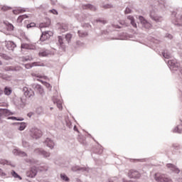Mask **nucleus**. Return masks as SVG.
I'll list each match as a JSON object with an SVG mask.
<instances>
[{
  "label": "nucleus",
  "mask_w": 182,
  "mask_h": 182,
  "mask_svg": "<svg viewBox=\"0 0 182 182\" xmlns=\"http://www.w3.org/2000/svg\"><path fill=\"white\" fill-rule=\"evenodd\" d=\"M154 178L156 181L158 182H173L171 178L168 177L166 175L160 173H155Z\"/></svg>",
  "instance_id": "1"
},
{
  "label": "nucleus",
  "mask_w": 182,
  "mask_h": 182,
  "mask_svg": "<svg viewBox=\"0 0 182 182\" xmlns=\"http://www.w3.org/2000/svg\"><path fill=\"white\" fill-rule=\"evenodd\" d=\"M127 176L129 178H140L141 177V173L136 169H131L128 171Z\"/></svg>",
  "instance_id": "2"
},
{
  "label": "nucleus",
  "mask_w": 182,
  "mask_h": 182,
  "mask_svg": "<svg viewBox=\"0 0 182 182\" xmlns=\"http://www.w3.org/2000/svg\"><path fill=\"white\" fill-rule=\"evenodd\" d=\"M30 135L33 139H39V137H42V131L37 128H32L30 131Z\"/></svg>",
  "instance_id": "3"
},
{
  "label": "nucleus",
  "mask_w": 182,
  "mask_h": 182,
  "mask_svg": "<svg viewBox=\"0 0 182 182\" xmlns=\"http://www.w3.org/2000/svg\"><path fill=\"white\" fill-rule=\"evenodd\" d=\"M53 36V33L52 31H45L42 33V35L41 36V41L42 42H44V41H47V39H49L50 36Z\"/></svg>",
  "instance_id": "4"
},
{
  "label": "nucleus",
  "mask_w": 182,
  "mask_h": 182,
  "mask_svg": "<svg viewBox=\"0 0 182 182\" xmlns=\"http://www.w3.org/2000/svg\"><path fill=\"white\" fill-rule=\"evenodd\" d=\"M35 66H45V63L41 61L34 62L31 64H26L25 68L26 69H31V68H33Z\"/></svg>",
  "instance_id": "5"
},
{
  "label": "nucleus",
  "mask_w": 182,
  "mask_h": 182,
  "mask_svg": "<svg viewBox=\"0 0 182 182\" xmlns=\"http://www.w3.org/2000/svg\"><path fill=\"white\" fill-rule=\"evenodd\" d=\"M139 19L141 23H142V25H144V28H146V29L151 28V24L149 22H147V21L146 19H144V16H140Z\"/></svg>",
  "instance_id": "6"
},
{
  "label": "nucleus",
  "mask_w": 182,
  "mask_h": 182,
  "mask_svg": "<svg viewBox=\"0 0 182 182\" xmlns=\"http://www.w3.org/2000/svg\"><path fill=\"white\" fill-rule=\"evenodd\" d=\"M23 91L26 97H32V96H35V92H33V90L28 89L26 87L23 88Z\"/></svg>",
  "instance_id": "7"
},
{
  "label": "nucleus",
  "mask_w": 182,
  "mask_h": 182,
  "mask_svg": "<svg viewBox=\"0 0 182 182\" xmlns=\"http://www.w3.org/2000/svg\"><path fill=\"white\" fill-rule=\"evenodd\" d=\"M36 173H38V171H36V168L33 167L26 173L27 177H31V178H33V177L36 176Z\"/></svg>",
  "instance_id": "8"
},
{
  "label": "nucleus",
  "mask_w": 182,
  "mask_h": 182,
  "mask_svg": "<svg viewBox=\"0 0 182 182\" xmlns=\"http://www.w3.org/2000/svg\"><path fill=\"white\" fill-rule=\"evenodd\" d=\"M6 46L9 50H14V49L16 48V44L12 41H9L7 42Z\"/></svg>",
  "instance_id": "9"
},
{
  "label": "nucleus",
  "mask_w": 182,
  "mask_h": 182,
  "mask_svg": "<svg viewBox=\"0 0 182 182\" xmlns=\"http://www.w3.org/2000/svg\"><path fill=\"white\" fill-rule=\"evenodd\" d=\"M53 102L54 104L57 105V107L60 109V110H62V102L60 101L56 97H53Z\"/></svg>",
  "instance_id": "10"
},
{
  "label": "nucleus",
  "mask_w": 182,
  "mask_h": 182,
  "mask_svg": "<svg viewBox=\"0 0 182 182\" xmlns=\"http://www.w3.org/2000/svg\"><path fill=\"white\" fill-rule=\"evenodd\" d=\"M23 12H26V10H25V9H22L21 7L13 10V14L14 15H19V14H23Z\"/></svg>",
  "instance_id": "11"
},
{
  "label": "nucleus",
  "mask_w": 182,
  "mask_h": 182,
  "mask_svg": "<svg viewBox=\"0 0 182 182\" xmlns=\"http://www.w3.org/2000/svg\"><path fill=\"white\" fill-rule=\"evenodd\" d=\"M49 26H50V20H47L46 22L39 24L40 29H42L43 28H49Z\"/></svg>",
  "instance_id": "12"
},
{
  "label": "nucleus",
  "mask_w": 182,
  "mask_h": 182,
  "mask_svg": "<svg viewBox=\"0 0 182 182\" xmlns=\"http://www.w3.org/2000/svg\"><path fill=\"white\" fill-rule=\"evenodd\" d=\"M58 39L60 48H62V49L65 50V49H66V46H65V43H63V38H62V36H58Z\"/></svg>",
  "instance_id": "13"
},
{
  "label": "nucleus",
  "mask_w": 182,
  "mask_h": 182,
  "mask_svg": "<svg viewBox=\"0 0 182 182\" xmlns=\"http://www.w3.org/2000/svg\"><path fill=\"white\" fill-rule=\"evenodd\" d=\"M166 167H168V168H171L172 171H175L176 173H180V170H178V168H177V167L175 165H173L171 164H168L166 165Z\"/></svg>",
  "instance_id": "14"
},
{
  "label": "nucleus",
  "mask_w": 182,
  "mask_h": 182,
  "mask_svg": "<svg viewBox=\"0 0 182 182\" xmlns=\"http://www.w3.org/2000/svg\"><path fill=\"white\" fill-rule=\"evenodd\" d=\"M48 55L49 51H48L47 50H41L38 53V56H40V58H44L45 56H48Z\"/></svg>",
  "instance_id": "15"
},
{
  "label": "nucleus",
  "mask_w": 182,
  "mask_h": 182,
  "mask_svg": "<svg viewBox=\"0 0 182 182\" xmlns=\"http://www.w3.org/2000/svg\"><path fill=\"white\" fill-rule=\"evenodd\" d=\"M28 18H29V16H28V15H26V14L21 15L18 17L17 22H18V23H22V21H23V19H26Z\"/></svg>",
  "instance_id": "16"
},
{
  "label": "nucleus",
  "mask_w": 182,
  "mask_h": 182,
  "mask_svg": "<svg viewBox=\"0 0 182 182\" xmlns=\"http://www.w3.org/2000/svg\"><path fill=\"white\" fill-rule=\"evenodd\" d=\"M127 19L131 21V24L134 28H137V24L134 22V18L132 16H128Z\"/></svg>",
  "instance_id": "17"
},
{
  "label": "nucleus",
  "mask_w": 182,
  "mask_h": 182,
  "mask_svg": "<svg viewBox=\"0 0 182 182\" xmlns=\"http://www.w3.org/2000/svg\"><path fill=\"white\" fill-rule=\"evenodd\" d=\"M46 143L48 147H50V149H52L55 146V144L53 143V141L50 139H47L46 141Z\"/></svg>",
  "instance_id": "18"
},
{
  "label": "nucleus",
  "mask_w": 182,
  "mask_h": 182,
  "mask_svg": "<svg viewBox=\"0 0 182 182\" xmlns=\"http://www.w3.org/2000/svg\"><path fill=\"white\" fill-rule=\"evenodd\" d=\"M3 112V116H11L12 114H14V113L11 112V111L8 110V109H2V111Z\"/></svg>",
  "instance_id": "19"
},
{
  "label": "nucleus",
  "mask_w": 182,
  "mask_h": 182,
  "mask_svg": "<svg viewBox=\"0 0 182 182\" xmlns=\"http://www.w3.org/2000/svg\"><path fill=\"white\" fill-rule=\"evenodd\" d=\"M174 23L175 25H178L179 26H182V15L178 16L177 21Z\"/></svg>",
  "instance_id": "20"
},
{
  "label": "nucleus",
  "mask_w": 182,
  "mask_h": 182,
  "mask_svg": "<svg viewBox=\"0 0 182 182\" xmlns=\"http://www.w3.org/2000/svg\"><path fill=\"white\" fill-rule=\"evenodd\" d=\"M36 151H40V154H42L43 156H44V157H49L50 156V154L45 151H41L40 149H36Z\"/></svg>",
  "instance_id": "21"
},
{
  "label": "nucleus",
  "mask_w": 182,
  "mask_h": 182,
  "mask_svg": "<svg viewBox=\"0 0 182 182\" xmlns=\"http://www.w3.org/2000/svg\"><path fill=\"white\" fill-rule=\"evenodd\" d=\"M0 9H1V11L6 12V11H11V9H12V7L8 6H1L0 7Z\"/></svg>",
  "instance_id": "22"
},
{
  "label": "nucleus",
  "mask_w": 182,
  "mask_h": 182,
  "mask_svg": "<svg viewBox=\"0 0 182 182\" xmlns=\"http://www.w3.org/2000/svg\"><path fill=\"white\" fill-rule=\"evenodd\" d=\"M12 93V90H11L10 87H6L4 88V95H6L7 96H9Z\"/></svg>",
  "instance_id": "23"
},
{
  "label": "nucleus",
  "mask_w": 182,
  "mask_h": 182,
  "mask_svg": "<svg viewBox=\"0 0 182 182\" xmlns=\"http://www.w3.org/2000/svg\"><path fill=\"white\" fill-rule=\"evenodd\" d=\"M78 36L80 38H86V36H87V33L83 32L82 31H78Z\"/></svg>",
  "instance_id": "24"
},
{
  "label": "nucleus",
  "mask_w": 182,
  "mask_h": 182,
  "mask_svg": "<svg viewBox=\"0 0 182 182\" xmlns=\"http://www.w3.org/2000/svg\"><path fill=\"white\" fill-rule=\"evenodd\" d=\"M11 175L13 176V177H14V178H19V180H22V177L18 175V173H16L15 171H11Z\"/></svg>",
  "instance_id": "25"
},
{
  "label": "nucleus",
  "mask_w": 182,
  "mask_h": 182,
  "mask_svg": "<svg viewBox=\"0 0 182 182\" xmlns=\"http://www.w3.org/2000/svg\"><path fill=\"white\" fill-rule=\"evenodd\" d=\"M21 49H31V45H29L28 43H22Z\"/></svg>",
  "instance_id": "26"
},
{
  "label": "nucleus",
  "mask_w": 182,
  "mask_h": 182,
  "mask_svg": "<svg viewBox=\"0 0 182 182\" xmlns=\"http://www.w3.org/2000/svg\"><path fill=\"white\" fill-rule=\"evenodd\" d=\"M85 9H90V11H96V7H95L94 6H92L90 4H87V6H85Z\"/></svg>",
  "instance_id": "27"
},
{
  "label": "nucleus",
  "mask_w": 182,
  "mask_h": 182,
  "mask_svg": "<svg viewBox=\"0 0 182 182\" xmlns=\"http://www.w3.org/2000/svg\"><path fill=\"white\" fill-rule=\"evenodd\" d=\"M35 26H36V23L32 22V23L27 24L26 28H27V29H29L31 28H35Z\"/></svg>",
  "instance_id": "28"
},
{
  "label": "nucleus",
  "mask_w": 182,
  "mask_h": 182,
  "mask_svg": "<svg viewBox=\"0 0 182 182\" xmlns=\"http://www.w3.org/2000/svg\"><path fill=\"white\" fill-rule=\"evenodd\" d=\"M36 89H38V90L40 92V93H41V94L43 93V89L42 88V86H41L40 85H36Z\"/></svg>",
  "instance_id": "29"
},
{
  "label": "nucleus",
  "mask_w": 182,
  "mask_h": 182,
  "mask_svg": "<svg viewBox=\"0 0 182 182\" xmlns=\"http://www.w3.org/2000/svg\"><path fill=\"white\" fill-rule=\"evenodd\" d=\"M65 39L68 43L70 42V39H72V34L68 33L65 35Z\"/></svg>",
  "instance_id": "30"
},
{
  "label": "nucleus",
  "mask_w": 182,
  "mask_h": 182,
  "mask_svg": "<svg viewBox=\"0 0 182 182\" xmlns=\"http://www.w3.org/2000/svg\"><path fill=\"white\" fill-rule=\"evenodd\" d=\"M60 177H61L62 180H64V181H69V178H68V176H66V175L61 174Z\"/></svg>",
  "instance_id": "31"
},
{
  "label": "nucleus",
  "mask_w": 182,
  "mask_h": 182,
  "mask_svg": "<svg viewBox=\"0 0 182 182\" xmlns=\"http://www.w3.org/2000/svg\"><path fill=\"white\" fill-rule=\"evenodd\" d=\"M26 127V125L25 124H21L18 130H25V128Z\"/></svg>",
  "instance_id": "32"
},
{
  "label": "nucleus",
  "mask_w": 182,
  "mask_h": 182,
  "mask_svg": "<svg viewBox=\"0 0 182 182\" xmlns=\"http://www.w3.org/2000/svg\"><path fill=\"white\" fill-rule=\"evenodd\" d=\"M0 164H3V165L8 164V161L5 159H1L0 160Z\"/></svg>",
  "instance_id": "33"
},
{
  "label": "nucleus",
  "mask_w": 182,
  "mask_h": 182,
  "mask_svg": "<svg viewBox=\"0 0 182 182\" xmlns=\"http://www.w3.org/2000/svg\"><path fill=\"white\" fill-rule=\"evenodd\" d=\"M49 12H50V14H53V15H58V11L55 9L50 10Z\"/></svg>",
  "instance_id": "34"
},
{
  "label": "nucleus",
  "mask_w": 182,
  "mask_h": 182,
  "mask_svg": "<svg viewBox=\"0 0 182 182\" xmlns=\"http://www.w3.org/2000/svg\"><path fill=\"white\" fill-rule=\"evenodd\" d=\"M150 16L152 19H154V21H156V22H158V21H159V18H157V17L153 16V14H150Z\"/></svg>",
  "instance_id": "35"
},
{
  "label": "nucleus",
  "mask_w": 182,
  "mask_h": 182,
  "mask_svg": "<svg viewBox=\"0 0 182 182\" xmlns=\"http://www.w3.org/2000/svg\"><path fill=\"white\" fill-rule=\"evenodd\" d=\"M168 65H169V66H175V65H176V63H174L173 62V60H169L168 62Z\"/></svg>",
  "instance_id": "36"
},
{
  "label": "nucleus",
  "mask_w": 182,
  "mask_h": 182,
  "mask_svg": "<svg viewBox=\"0 0 182 182\" xmlns=\"http://www.w3.org/2000/svg\"><path fill=\"white\" fill-rule=\"evenodd\" d=\"M124 13H125L126 14H131V13H132V10H131L129 8H127V9H125Z\"/></svg>",
  "instance_id": "37"
},
{
  "label": "nucleus",
  "mask_w": 182,
  "mask_h": 182,
  "mask_svg": "<svg viewBox=\"0 0 182 182\" xmlns=\"http://www.w3.org/2000/svg\"><path fill=\"white\" fill-rule=\"evenodd\" d=\"M164 57L166 58V59H170V54H167L166 53H163Z\"/></svg>",
  "instance_id": "38"
},
{
  "label": "nucleus",
  "mask_w": 182,
  "mask_h": 182,
  "mask_svg": "<svg viewBox=\"0 0 182 182\" xmlns=\"http://www.w3.org/2000/svg\"><path fill=\"white\" fill-rule=\"evenodd\" d=\"M0 176L1 177H5V176H6V173H5V172H3L2 169H0Z\"/></svg>",
  "instance_id": "39"
},
{
  "label": "nucleus",
  "mask_w": 182,
  "mask_h": 182,
  "mask_svg": "<svg viewBox=\"0 0 182 182\" xmlns=\"http://www.w3.org/2000/svg\"><path fill=\"white\" fill-rule=\"evenodd\" d=\"M36 77H40V79H46V76L43 75H36Z\"/></svg>",
  "instance_id": "40"
},
{
  "label": "nucleus",
  "mask_w": 182,
  "mask_h": 182,
  "mask_svg": "<svg viewBox=\"0 0 182 182\" xmlns=\"http://www.w3.org/2000/svg\"><path fill=\"white\" fill-rule=\"evenodd\" d=\"M116 181V178H109L108 182H114Z\"/></svg>",
  "instance_id": "41"
},
{
  "label": "nucleus",
  "mask_w": 182,
  "mask_h": 182,
  "mask_svg": "<svg viewBox=\"0 0 182 182\" xmlns=\"http://www.w3.org/2000/svg\"><path fill=\"white\" fill-rule=\"evenodd\" d=\"M9 28L11 29V31H14V25L9 24Z\"/></svg>",
  "instance_id": "42"
},
{
  "label": "nucleus",
  "mask_w": 182,
  "mask_h": 182,
  "mask_svg": "<svg viewBox=\"0 0 182 182\" xmlns=\"http://www.w3.org/2000/svg\"><path fill=\"white\" fill-rule=\"evenodd\" d=\"M27 116L28 117H32V116H33V112H29L28 114H27Z\"/></svg>",
  "instance_id": "43"
},
{
  "label": "nucleus",
  "mask_w": 182,
  "mask_h": 182,
  "mask_svg": "<svg viewBox=\"0 0 182 182\" xmlns=\"http://www.w3.org/2000/svg\"><path fill=\"white\" fill-rule=\"evenodd\" d=\"M113 26H114L116 28H120L122 26L117 25V24H114Z\"/></svg>",
  "instance_id": "44"
},
{
  "label": "nucleus",
  "mask_w": 182,
  "mask_h": 182,
  "mask_svg": "<svg viewBox=\"0 0 182 182\" xmlns=\"http://www.w3.org/2000/svg\"><path fill=\"white\" fill-rule=\"evenodd\" d=\"M72 170H73V171H77V170H79V168H77V167H73Z\"/></svg>",
  "instance_id": "45"
},
{
  "label": "nucleus",
  "mask_w": 182,
  "mask_h": 182,
  "mask_svg": "<svg viewBox=\"0 0 182 182\" xmlns=\"http://www.w3.org/2000/svg\"><path fill=\"white\" fill-rule=\"evenodd\" d=\"M105 8L106 9H109V8H112V6L111 5H107V6H105Z\"/></svg>",
  "instance_id": "46"
},
{
  "label": "nucleus",
  "mask_w": 182,
  "mask_h": 182,
  "mask_svg": "<svg viewBox=\"0 0 182 182\" xmlns=\"http://www.w3.org/2000/svg\"><path fill=\"white\" fill-rule=\"evenodd\" d=\"M3 115V112H2V109H0V117H2Z\"/></svg>",
  "instance_id": "47"
},
{
  "label": "nucleus",
  "mask_w": 182,
  "mask_h": 182,
  "mask_svg": "<svg viewBox=\"0 0 182 182\" xmlns=\"http://www.w3.org/2000/svg\"><path fill=\"white\" fill-rule=\"evenodd\" d=\"M100 22H102V23H107V21L105 20L100 21Z\"/></svg>",
  "instance_id": "48"
},
{
  "label": "nucleus",
  "mask_w": 182,
  "mask_h": 182,
  "mask_svg": "<svg viewBox=\"0 0 182 182\" xmlns=\"http://www.w3.org/2000/svg\"><path fill=\"white\" fill-rule=\"evenodd\" d=\"M9 119H12L13 120H16V117H9Z\"/></svg>",
  "instance_id": "49"
},
{
  "label": "nucleus",
  "mask_w": 182,
  "mask_h": 182,
  "mask_svg": "<svg viewBox=\"0 0 182 182\" xmlns=\"http://www.w3.org/2000/svg\"><path fill=\"white\" fill-rule=\"evenodd\" d=\"M3 93H4V91L0 89V96H1V95H3Z\"/></svg>",
  "instance_id": "50"
},
{
  "label": "nucleus",
  "mask_w": 182,
  "mask_h": 182,
  "mask_svg": "<svg viewBox=\"0 0 182 182\" xmlns=\"http://www.w3.org/2000/svg\"><path fill=\"white\" fill-rule=\"evenodd\" d=\"M123 182H129V181L123 179Z\"/></svg>",
  "instance_id": "51"
},
{
  "label": "nucleus",
  "mask_w": 182,
  "mask_h": 182,
  "mask_svg": "<svg viewBox=\"0 0 182 182\" xmlns=\"http://www.w3.org/2000/svg\"><path fill=\"white\" fill-rule=\"evenodd\" d=\"M46 86H48V87L50 86V85H49V84H46Z\"/></svg>",
  "instance_id": "52"
},
{
  "label": "nucleus",
  "mask_w": 182,
  "mask_h": 182,
  "mask_svg": "<svg viewBox=\"0 0 182 182\" xmlns=\"http://www.w3.org/2000/svg\"><path fill=\"white\" fill-rule=\"evenodd\" d=\"M120 25H124V23H119Z\"/></svg>",
  "instance_id": "53"
},
{
  "label": "nucleus",
  "mask_w": 182,
  "mask_h": 182,
  "mask_svg": "<svg viewBox=\"0 0 182 182\" xmlns=\"http://www.w3.org/2000/svg\"><path fill=\"white\" fill-rule=\"evenodd\" d=\"M23 144L25 146V144H26V142H23Z\"/></svg>",
  "instance_id": "54"
},
{
  "label": "nucleus",
  "mask_w": 182,
  "mask_h": 182,
  "mask_svg": "<svg viewBox=\"0 0 182 182\" xmlns=\"http://www.w3.org/2000/svg\"><path fill=\"white\" fill-rule=\"evenodd\" d=\"M169 38H173V36H171V35H170V36H169Z\"/></svg>",
  "instance_id": "55"
},
{
  "label": "nucleus",
  "mask_w": 182,
  "mask_h": 182,
  "mask_svg": "<svg viewBox=\"0 0 182 182\" xmlns=\"http://www.w3.org/2000/svg\"><path fill=\"white\" fill-rule=\"evenodd\" d=\"M0 65H2V62L0 61Z\"/></svg>",
  "instance_id": "56"
},
{
  "label": "nucleus",
  "mask_w": 182,
  "mask_h": 182,
  "mask_svg": "<svg viewBox=\"0 0 182 182\" xmlns=\"http://www.w3.org/2000/svg\"><path fill=\"white\" fill-rule=\"evenodd\" d=\"M53 109V108L51 107V108H50V110H52Z\"/></svg>",
  "instance_id": "57"
},
{
  "label": "nucleus",
  "mask_w": 182,
  "mask_h": 182,
  "mask_svg": "<svg viewBox=\"0 0 182 182\" xmlns=\"http://www.w3.org/2000/svg\"><path fill=\"white\" fill-rule=\"evenodd\" d=\"M38 80V82H41V80Z\"/></svg>",
  "instance_id": "58"
}]
</instances>
